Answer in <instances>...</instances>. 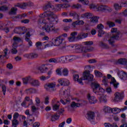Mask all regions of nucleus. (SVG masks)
<instances>
[{
    "mask_svg": "<svg viewBox=\"0 0 127 127\" xmlns=\"http://www.w3.org/2000/svg\"><path fill=\"white\" fill-rule=\"evenodd\" d=\"M58 82L61 84V86H69L70 85L69 80L66 78L59 79Z\"/></svg>",
    "mask_w": 127,
    "mask_h": 127,
    "instance_id": "nucleus-13",
    "label": "nucleus"
},
{
    "mask_svg": "<svg viewBox=\"0 0 127 127\" xmlns=\"http://www.w3.org/2000/svg\"><path fill=\"white\" fill-rule=\"evenodd\" d=\"M54 13L52 11H45L39 15L38 23L45 25L44 29L47 33L51 32L52 28L54 27V24L58 23L57 17H53Z\"/></svg>",
    "mask_w": 127,
    "mask_h": 127,
    "instance_id": "nucleus-1",
    "label": "nucleus"
},
{
    "mask_svg": "<svg viewBox=\"0 0 127 127\" xmlns=\"http://www.w3.org/2000/svg\"><path fill=\"white\" fill-rule=\"evenodd\" d=\"M107 25L109 26V27H114V26H115V25H116L115 23H114L113 22H111V21H108L107 22Z\"/></svg>",
    "mask_w": 127,
    "mask_h": 127,
    "instance_id": "nucleus-58",
    "label": "nucleus"
},
{
    "mask_svg": "<svg viewBox=\"0 0 127 127\" xmlns=\"http://www.w3.org/2000/svg\"><path fill=\"white\" fill-rule=\"evenodd\" d=\"M99 18L98 16L92 17L90 19V20L93 23H96V22H98V21H99Z\"/></svg>",
    "mask_w": 127,
    "mask_h": 127,
    "instance_id": "nucleus-36",
    "label": "nucleus"
},
{
    "mask_svg": "<svg viewBox=\"0 0 127 127\" xmlns=\"http://www.w3.org/2000/svg\"><path fill=\"white\" fill-rule=\"evenodd\" d=\"M78 38L77 37H70L68 38V41L69 42H76V41H77Z\"/></svg>",
    "mask_w": 127,
    "mask_h": 127,
    "instance_id": "nucleus-35",
    "label": "nucleus"
},
{
    "mask_svg": "<svg viewBox=\"0 0 127 127\" xmlns=\"http://www.w3.org/2000/svg\"><path fill=\"white\" fill-rule=\"evenodd\" d=\"M85 24V22L83 20H77L74 22H73L72 23V26H76V25H84Z\"/></svg>",
    "mask_w": 127,
    "mask_h": 127,
    "instance_id": "nucleus-23",
    "label": "nucleus"
},
{
    "mask_svg": "<svg viewBox=\"0 0 127 127\" xmlns=\"http://www.w3.org/2000/svg\"><path fill=\"white\" fill-rule=\"evenodd\" d=\"M62 75L64 76H68V74L69 73V70L67 68H64L63 70H62Z\"/></svg>",
    "mask_w": 127,
    "mask_h": 127,
    "instance_id": "nucleus-37",
    "label": "nucleus"
},
{
    "mask_svg": "<svg viewBox=\"0 0 127 127\" xmlns=\"http://www.w3.org/2000/svg\"><path fill=\"white\" fill-rule=\"evenodd\" d=\"M107 62L113 63L114 65H118V64H120L121 65H127V59H120L118 60L115 59H111L107 60Z\"/></svg>",
    "mask_w": 127,
    "mask_h": 127,
    "instance_id": "nucleus-7",
    "label": "nucleus"
},
{
    "mask_svg": "<svg viewBox=\"0 0 127 127\" xmlns=\"http://www.w3.org/2000/svg\"><path fill=\"white\" fill-rule=\"evenodd\" d=\"M63 95L64 98H68L70 96V90L69 89H66L64 91Z\"/></svg>",
    "mask_w": 127,
    "mask_h": 127,
    "instance_id": "nucleus-34",
    "label": "nucleus"
},
{
    "mask_svg": "<svg viewBox=\"0 0 127 127\" xmlns=\"http://www.w3.org/2000/svg\"><path fill=\"white\" fill-rule=\"evenodd\" d=\"M87 99L90 104H96V103H97V99H96V97H95V96H91L90 94L87 95Z\"/></svg>",
    "mask_w": 127,
    "mask_h": 127,
    "instance_id": "nucleus-17",
    "label": "nucleus"
},
{
    "mask_svg": "<svg viewBox=\"0 0 127 127\" xmlns=\"http://www.w3.org/2000/svg\"><path fill=\"white\" fill-rule=\"evenodd\" d=\"M72 7H73L74 8H77V9H79V8H81L82 7V5L79 3H77L76 4H73L72 6Z\"/></svg>",
    "mask_w": 127,
    "mask_h": 127,
    "instance_id": "nucleus-54",
    "label": "nucleus"
},
{
    "mask_svg": "<svg viewBox=\"0 0 127 127\" xmlns=\"http://www.w3.org/2000/svg\"><path fill=\"white\" fill-rule=\"evenodd\" d=\"M6 10H8V7L5 5L0 6V11H6Z\"/></svg>",
    "mask_w": 127,
    "mask_h": 127,
    "instance_id": "nucleus-44",
    "label": "nucleus"
},
{
    "mask_svg": "<svg viewBox=\"0 0 127 127\" xmlns=\"http://www.w3.org/2000/svg\"><path fill=\"white\" fill-rule=\"evenodd\" d=\"M59 118H60V115H57L56 114H55L54 115H52L51 116V122H56V121H57L59 119Z\"/></svg>",
    "mask_w": 127,
    "mask_h": 127,
    "instance_id": "nucleus-30",
    "label": "nucleus"
},
{
    "mask_svg": "<svg viewBox=\"0 0 127 127\" xmlns=\"http://www.w3.org/2000/svg\"><path fill=\"white\" fill-rule=\"evenodd\" d=\"M118 29L116 28H112L111 29V33H115L117 35H114L113 36H110V35L109 36V37L107 38L110 39L108 40V42L110 45L112 46H114V43H115V40H118L120 37V33L117 32Z\"/></svg>",
    "mask_w": 127,
    "mask_h": 127,
    "instance_id": "nucleus-3",
    "label": "nucleus"
},
{
    "mask_svg": "<svg viewBox=\"0 0 127 127\" xmlns=\"http://www.w3.org/2000/svg\"><path fill=\"white\" fill-rule=\"evenodd\" d=\"M59 108H60V105L55 104L54 106H53V111H58L59 110Z\"/></svg>",
    "mask_w": 127,
    "mask_h": 127,
    "instance_id": "nucleus-48",
    "label": "nucleus"
},
{
    "mask_svg": "<svg viewBox=\"0 0 127 127\" xmlns=\"http://www.w3.org/2000/svg\"><path fill=\"white\" fill-rule=\"evenodd\" d=\"M18 121L17 119H13L12 121V126L14 127H17Z\"/></svg>",
    "mask_w": 127,
    "mask_h": 127,
    "instance_id": "nucleus-41",
    "label": "nucleus"
},
{
    "mask_svg": "<svg viewBox=\"0 0 127 127\" xmlns=\"http://www.w3.org/2000/svg\"><path fill=\"white\" fill-rule=\"evenodd\" d=\"M76 57L73 55H67V56H64L59 58L58 60L61 63H65L67 62H72L73 60H75Z\"/></svg>",
    "mask_w": 127,
    "mask_h": 127,
    "instance_id": "nucleus-6",
    "label": "nucleus"
},
{
    "mask_svg": "<svg viewBox=\"0 0 127 127\" xmlns=\"http://www.w3.org/2000/svg\"><path fill=\"white\" fill-rule=\"evenodd\" d=\"M114 7L116 10H119L122 9V5H120V4L118 3L114 4Z\"/></svg>",
    "mask_w": 127,
    "mask_h": 127,
    "instance_id": "nucleus-46",
    "label": "nucleus"
},
{
    "mask_svg": "<svg viewBox=\"0 0 127 127\" xmlns=\"http://www.w3.org/2000/svg\"><path fill=\"white\" fill-rule=\"evenodd\" d=\"M19 117V114H18V113L15 112L13 116V120H17Z\"/></svg>",
    "mask_w": 127,
    "mask_h": 127,
    "instance_id": "nucleus-59",
    "label": "nucleus"
},
{
    "mask_svg": "<svg viewBox=\"0 0 127 127\" xmlns=\"http://www.w3.org/2000/svg\"><path fill=\"white\" fill-rule=\"evenodd\" d=\"M99 101L101 102V103H107V99L103 97H100Z\"/></svg>",
    "mask_w": 127,
    "mask_h": 127,
    "instance_id": "nucleus-61",
    "label": "nucleus"
},
{
    "mask_svg": "<svg viewBox=\"0 0 127 127\" xmlns=\"http://www.w3.org/2000/svg\"><path fill=\"white\" fill-rule=\"evenodd\" d=\"M58 7H61V8H67V7H70V5L68 4H60L58 5Z\"/></svg>",
    "mask_w": 127,
    "mask_h": 127,
    "instance_id": "nucleus-38",
    "label": "nucleus"
},
{
    "mask_svg": "<svg viewBox=\"0 0 127 127\" xmlns=\"http://www.w3.org/2000/svg\"><path fill=\"white\" fill-rule=\"evenodd\" d=\"M21 107H23V108H25V109L28 108L29 106L26 105V102L25 101H23L22 103L21 104Z\"/></svg>",
    "mask_w": 127,
    "mask_h": 127,
    "instance_id": "nucleus-55",
    "label": "nucleus"
},
{
    "mask_svg": "<svg viewBox=\"0 0 127 127\" xmlns=\"http://www.w3.org/2000/svg\"><path fill=\"white\" fill-rule=\"evenodd\" d=\"M27 93H30V94H34L36 93V89L34 88H29L26 90Z\"/></svg>",
    "mask_w": 127,
    "mask_h": 127,
    "instance_id": "nucleus-42",
    "label": "nucleus"
},
{
    "mask_svg": "<svg viewBox=\"0 0 127 127\" xmlns=\"http://www.w3.org/2000/svg\"><path fill=\"white\" fill-rule=\"evenodd\" d=\"M17 13V8L12 7L10 10L8 11L9 15H16Z\"/></svg>",
    "mask_w": 127,
    "mask_h": 127,
    "instance_id": "nucleus-22",
    "label": "nucleus"
},
{
    "mask_svg": "<svg viewBox=\"0 0 127 127\" xmlns=\"http://www.w3.org/2000/svg\"><path fill=\"white\" fill-rule=\"evenodd\" d=\"M112 109H112V108H111L109 106H105L104 107V111L105 113H108V114L112 113Z\"/></svg>",
    "mask_w": 127,
    "mask_h": 127,
    "instance_id": "nucleus-29",
    "label": "nucleus"
},
{
    "mask_svg": "<svg viewBox=\"0 0 127 127\" xmlns=\"http://www.w3.org/2000/svg\"><path fill=\"white\" fill-rule=\"evenodd\" d=\"M24 57L28 59H34V58H37L38 57V55L35 53L26 54L24 55Z\"/></svg>",
    "mask_w": 127,
    "mask_h": 127,
    "instance_id": "nucleus-16",
    "label": "nucleus"
},
{
    "mask_svg": "<svg viewBox=\"0 0 127 127\" xmlns=\"http://www.w3.org/2000/svg\"><path fill=\"white\" fill-rule=\"evenodd\" d=\"M52 41L54 43L55 46H59L63 45L65 43V40L61 36L57 37L52 39Z\"/></svg>",
    "mask_w": 127,
    "mask_h": 127,
    "instance_id": "nucleus-8",
    "label": "nucleus"
},
{
    "mask_svg": "<svg viewBox=\"0 0 127 127\" xmlns=\"http://www.w3.org/2000/svg\"><path fill=\"white\" fill-rule=\"evenodd\" d=\"M49 103V97L46 96L45 99V105H48Z\"/></svg>",
    "mask_w": 127,
    "mask_h": 127,
    "instance_id": "nucleus-63",
    "label": "nucleus"
},
{
    "mask_svg": "<svg viewBox=\"0 0 127 127\" xmlns=\"http://www.w3.org/2000/svg\"><path fill=\"white\" fill-rule=\"evenodd\" d=\"M90 87H91L93 91L95 93V94H96V95H99V96H101V95H103L104 93V89L103 88H99V90L98 91H97L99 88H100V84H99L98 83H96V82H93L90 84Z\"/></svg>",
    "mask_w": 127,
    "mask_h": 127,
    "instance_id": "nucleus-4",
    "label": "nucleus"
},
{
    "mask_svg": "<svg viewBox=\"0 0 127 127\" xmlns=\"http://www.w3.org/2000/svg\"><path fill=\"white\" fill-rule=\"evenodd\" d=\"M94 73L97 77H98L99 78H101V77H103V73H102V72L100 71H98V70H95Z\"/></svg>",
    "mask_w": 127,
    "mask_h": 127,
    "instance_id": "nucleus-43",
    "label": "nucleus"
},
{
    "mask_svg": "<svg viewBox=\"0 0 127 127\" xmlns=\"http://www.w3.org/2000/svg\"><path fill=\"white\" fill-rule=\"evenodd\" d=\"M103 79L102 80V82L103 84L105 85V86H107L108 85V80L107 78V76H104L103 77Z\"/></svg>",
    "mask_w": 127,
    "mask_h": 127,
    "instance_id": "nucleus-51",
    "label": "nucleus"
},
{
    "mask_svg": "<svg viewBox=\"0 0 127 127\" xmlns=\"http://www.w3.org/2000/svg\"><path fill=\"white\" fill-rule=\"evenodd\" d=\"M4 55L2 56V55H0V60L1 59H3V58H4V57H6V56H7V49H5L4 50Z\"/></svg>",
    "mask_w": 127,
    "mask_h": 127,
    "instance_id": "nucleus-50",
    "label": "nucleus"
},
{
    "mask_svg": "<svg viewBox=\"0 0 127 127\" xmlns=\"http://www.w3.org/2000/svg\"><path fill=\"white\" fill-rule=\"evenodd\" d=\"M30 84H31V86H33V87H38L40 84L38 80H34L31 77V79L30 80Z\"/></svg>",
    "mask_w": 127,
    "mask_h": 127,
    "instance_id": "nucleus-18",
    "label": "nucleus"
},
{
    "mask_svg": "<svg viewBox=\"0 0 127 127\" xmlns=\"http://www.w3.org/2000/svg\"><path fill=\"white\" fill-rule=\"evenodd\" d=\"M62 68H58L56 70V73L58 75H60V76H62Z\"/></svg>",
    "mask_w": 127,
    "mask_h": 127,
    "instance_id": "nucleus-57",
    "label": "nucleus"
},
{
    "mask_svg": "<svg viewBox=\"0 0 127 127\" xmlns=\"http://www.w3.org/2000/svg\"><path fill=\"white\" fill-rule=\"evenodd\" d=\"M115 102H120V101L124 99V94L119 92H116L115 93Z\"/></svg>",
    "mask_w": 127,
    "mask_h": 127,
    "instance_id": "nucleus-14",
    "label": "nucleus"
},
{
    "mask_svg": "<svg viewBox=\"0 0 127 127\" xmlns=\"http://www.w3.org/2000/svg\"><path fill=\"white\" fill-rule=\"evenodd\" d=\"M31 79V77L28 76L27 77L23 78V82L24 85H27L28 84V82L30 83V80Z\"/></svg>",
    "mask_w": 127,
    "mask_h": 127,
    "instance_id": "nucleus-28",
    "label": "nucleus"
},
{
    "mask_svg": "<svg viewBox=\"0 0 127 127\" xmlns=\"http://www.w3.org/2000/svg\"><path fill=\"white\" fill-rule=\"evenodd\" d=\"M46 66H47V64H43L41 66L38 67L37 70L40 71L41 73H46L48 71V67Z\"/></svg>",
    "mask_w": 127,
    "mask_h": 127,
    "instance_id": "nucleus-15",
    "label": "nucleus"
},
{
    "mask_svg": "<svg viewBox=\"0 0 127 127\" xmlns=\"http://www.w3.org/2000/svg\"><path fill=\"white\" fill-rule=\"evenodd\" d=\"M81 17L82 18H91L92 17V13L90 12H87L81 14Z\"/></svg>",
    "mask_w": 127,
    "mask_h": 127,
    "instance_id": "nucleus-27",
    "label": "nucleus"
},
{
    "mask_svg": "<svg viewBox=\"0 0 127 127\" xmlns=\"http://www.w3.org/2000/svg\"><path fill=\"white\" fill-rule=\"evenodd\" d=\"M88 36V33H85L84 32H80L78 33L77 38L78 40H81V39H84L87 38Z\"/></svg>",
    "mask_w": 127,
    "mask_h": 127,
    "instance_id": "nucleus-19",
    "label": "nucleus"
},
{
    "mask_svg": "<svg viewBox=\"0 0 127 127\" xmlns=\"http://www.w3.org/2000/svg\"><path fill=\"white\" fill-rule=\"evenodd\" d=\"M13 40L14 42L19 43L20 42V41H21V39L18 37L14 36L13 38Z\"/></svg>",
    "mask_w": 127,
    "mask_h": 127,
    "instance_id": "nucleus-47",
    "label": "nucleus"
},
{
    "mask_svg": "<svg viewBox=\"0 0 127 127\" xmlns=\"http://www.w3.org/2000/svg\"><path fill=\"white\" fill-rule=\"evenodd\" d=\"M104 126L105 127H119L116 123H113L112 124L110 123H105Z\"/></svg>",
    "mask_w": 127,
    "mask_h": 127,
    "instance_id": "nucleus-33",
    "label": "nucleus"
},
{
    "mask_svg": "<svg viewBox=\"0 0 127 127\" xmlns=\"http://www.w3.org/2000/svg\"><path fill=\"white\" fill-rule=\"evenodd\" d=\"M82 80L88 81L89 82H92L94 80V75L90 73V70H86L83 73Z\"/></svg>",
    "mask_w": 127,
    "mask_h": 127,
    "instance_id": "nucleus-9",
    "label": "nucleus"
},
{
    "mask_svg": "<svg viewBox=\"0 0 127 127\" xmlns=\"http://www.w3.org/2000/svg\"><path fill=\"white\" fill-rule=\"evenodd\" d=\"M55 86H56V84L54 83H51L47 84H46L44 86L45 88L47 91H48V88H55Z\"/></svg>",
    "mask_w": 127,
    "mask_h": 127,
    "instance_id": "nucleus-26",
    "label": "nucleus"
},
{
    "mask_svg": "<svg viewBox=\"0 0 127 127\" xmlns=\"http://www.w3.org/2000/svg\"><path fill=\"white\" fill-rule=\"evenodd\" d=\"M76 82H77L78 83H79V84H80L81 85H84V83H83V76L80 79L78 78V79H76Z\"/></svg>",
    "mask_w": 127,
    "mask_h": 127,
    "instance_id": "nucleus-60",
    "label": "nucleus"
},
{
    "mask_svg": "<svg viewBox=\"0 0 127 127\" xmlns=\"http://www.w3.org/2000/svg\"><path fill=\"white\" fill-rule=\"evenodd\" d=\"M35 45L37 48H39L41 46H44L45 48L51 47V45H50V44H48V41H45L43 43H42L41 42H38L36 43Z\"/></svg>",
    "mask_w": 127,
    "mask_h": 127,
    "instance_id": "nucleus-12",
    "label": "nucleus"
},
{
    "mask_svg": "<svg viewBox=\"0 0 127 127\" xmlns=\"http://www.w3.org/2000/svg\"><path fill=\"white\" fill-rule=\"evenodd\" d=\"M122 110L120 108H114L112 109V112L111 113L114 114V115H117V114H120Z\"/></svg>",
    "mask_w": 127,
    "mask_h": 127,
    "instance_id": "nucleus-31",
    "label": "nucleus"
},
{
    "mask_svg": "<svg viewBox=\"0 0 127 127\" xmlns=\"http://www.w3.org/2000/svg\"><path fill=\"white\" fill-rule=\"evenodd\" d=\"M27 5H28V4H27V3H17L16 4L14 5V6L15 7H19L22 9H25Z\"/></svg>",
    "mask_w": 127,
    "mask_h": 127,
    "instance_id": "nucleus-21",
    "label": "nucleus"
},
{
    "mask_svg": "<svg viewBox=\"0 0 127 127\" xmlns=\"http://www.w3.org/2000/svg\"><path fill=\"white\" fill-rule=\"evenodd\" d=\"M40 127V124L38 122L34 123L33 124V127Z\"/></svg>",
    "mask_w": 127,
    "mask_h": 127,
    "instance_id": "nucleus-64",
    "label": "nucleus"
},
{
    "mask_svg": "<svg viewBox=\"0 0 127 127\" xmlns=\"http://www.w3.org/2000/svg\"><path fill=\"white\" fill-rule=\"evenodd\" d=\"M53 6L51 5L50 3H49L43 7V9H44L45 10H47V9L50 10V8H52Z\"/></svg>",
    "mask_w": 127,
    "mask_h": 127,
    "instance_id": "nucleus-39",
    "label": "nucleus"
},
{
    "mask_svg": "<svg viewBox=\"0 0 127 127\" xmlns=\"http://www.w3.org/2000/svg\"><path fill=\"white\" fill-rule=\"evenodd\" d=\"M81 104L80 103H76L75 102H71L70 105L71 108H80Z\"/></svg>",
    "mask_w": 127,
    "mask_h": 127,
    "instance_id": "nucleus-32",
    "label": "nucleus"
},
{
    "mask_svg": "<svg viewBox=\"0 0 127 127\" xmlns=\"http://www.w3.org/2000/svg\"><path fill=\"white\" fill-rule=\"evenodd\" d=\"M31 110L32 113H35L38 110V108H36L35 106L33 105L31 107Z\"/></svg>",
    "mask_w": 127,
    "mask_h": 127,
    "instance_id": "nucleus-56",
    "label": "nucleus"
},
{
    "mask_svg": "<svg viewBox=\"0 0 127 127\" xmlns=\"http://www.w3.org/2000/svg\"><path fill=\"white\" fill-rule=\"evenodd\" d=\"M26 31H27V29L25 27H18L14 29V33L20 34L21 35H23L25 33H26Z\"/></svg>",
    "mask_w": 127,
    "mask_h": 127,
    "instance_id": "nucleus-10",
    "label": "nucleus"
},
{
    "mask_svg": "<svg viewBox=\"0 0 127 127\" xmlns=\"http://www.w3.org/2000/svg\"><path fill=\"white\" fill-rule=\"evenodd\" d=\"M69 16H73L74 18H76L77 20L80 19V16L76 12H69Z\"/></svg>",
    "mask_w": 127,
    "mask_h": 127,
    "instance_id": "nucleus-24",
    "label": "nucleus"
},
{
    "mask_svg": "<svg viewBox=\"0 0 127 127\" xmlns=\"http://www.w3.org/2000/svg\"><path fill=\"white\" fill-rule=\"evenodd\" d=\"M84 44L87 46H91L93 45V44H94V43L93 42V41H89L85 42Z\"/></svg>",
    "mask_w": 127,
    "mask_h": 127,
    "instance_id": "nucleus-53",
    "label": "nucleus"
},
{
    "mask_svg": "<svg viewBox=\"0 0 127 127\" xmlns=\"http://www.w3.org/2000/svg\"><path fill=\"white\" fill-rule=\"evenodd\" d=\"M97 28L98 29V36L99 37H104L103 39L104 41H105V39L106 38H109V36L111 35V33H106L105 31L103 30L104 29V25L102 24H100L97 25Z\"/></svg>",
    "mask_w": 127,
    "mask_h": 127,
    "instance_id": "nucleus-5",
    "label": "nucleus"
},
{
    "mask_svg": "<svg viewBox=\"0 0 127 127\" xmlns=\"http://www.w3.org/2000/svg\"><path fill=\"white\" fill-rule=\"evenodd\" d=\"M58 59H56L55 58H51V59L49 60V62L50 63H56L57 64L58 63Z\"/></svg>",
    "mask_w": 127,
    "mask_h": 127,
    "instance_id": "nucleus-49",
    "label": "nucleus"
},
{
    "mask_svg": "<svg viewBox=\"0 0 127 127\" xmlns=\"http://www.w3.org/2000/svg\"><path fill=\"white\" fill-rule=\"evenodd\" d=\"M79 77L78 74H74L73 76V80L76 82L77 80L79 79Z\"/></svg>",
    "mask_w": 127,
    "mask_h": 127,
    "instance_id": "nucleus-62",
    "label": "nucleus"
},
{
    "mask_svg": "<svg viewBox=\"0 0 127 127\" xmlns=\"http://www.w3.org/2000/svg\"><path fill=\"white\" fill-rule=\"evenodd\" d=\"M1 89L3 96H5V93H6V86H5V85H2Z\"/></svg>",
    "mask_w": 127,
    "mask_h": 127,
    "instance_id": "nucleus-45",
    "label": "nucleus"
},
{
    "mask_svg": "<svg viewBox=\"0 0 127 127\" xmlns=\"http://www.w3.org/2000/svg\"><path fill=\"white\" fill-rule=\"evenodd\" d=\"M100 47H103L104 49H109V46L107 44H104L103 42L100 43Z\"/></svg>",
    "mask_w": 127,
    "mask_h": 127,
    "instance_id": "nucleus-40",
    "label": "nucleus"
},
{
    "mask_svg": "<svg viewBox=\"0 0 127 127\" xmlns=\"http://www.w3.org/2000/svg\"><path fill=\"white\" fill-rule=\"evenodd\" d=\"M24 101H25V102H29V103H28V106H33V100L30 99V97H25V100Z\"/></svg>",
    "mask_w": 127,
    "mask_h": 127,
    "instance_id": "nucleus-25",
    "label": "nucleus"
},
{
    "mask_svg": "<svg viewBox=\"0 0 127 127\" xmlns=\"http://www.w3.org/2000/svg\"><path fill=\"white\" fill-rule=\"evenodd\" d=\"M74 47L75 51L77 52V53L86 52V47L83 46L82 45H75Z\"/></svg>",
    "mask_w": 127,
    "mask_h": 127,
    "instance_id": "nucleus-11",
    "label": "nucleus"
},
{
    "mask_svg": "<svg viewBox=\"0 0 127 127\" xmlns=\"http://www.w3.org/2000/svg\"><path fill=\"white\" fill-rule=\"evenodd\" d=\"M87 117L86 119L88 120V121H92V120H94V118H95V113L94 112L89 111L87 114Z\"/></svg>",
    "mask_w": 127,
    "mask_h": 127,
    "instance_id": "nucleus-20",
    "label": "nucleus"
},
{
    "mask_svg": "<svg viewBox=\"0 0 127 127\" xmlns=\"http://www.w3.org/2000/svg\"><path fill=\"white\" fill-rule=\"evenodd\" d=\"M50 78V75H49L48 76H42L40 79L41 81H46V80H48Z\"/></svg>",
    "mask_w": 127,
    "mask_h": 127,
    "instance_id": "nucleus-52",
    "label": "nucleus"
},
{
    "mask_svg": "<svg viewBox=\"0 0 127 127\" xmlns=\"http://www.w3.org/2000/svg\"><path fill=\"white\" fill-rule=\"evenodd\" d=\"M90 8V9H97L98 11H102L103 12H112L113 11L112 8L107 5H101L98 6L94 4H91Z\"/></svg>",
    "mask_w": 127,
    "mask_h": 127,
    "instance_id": "nucleus-2",
    "label": "nucleus"
}]
</instances>
